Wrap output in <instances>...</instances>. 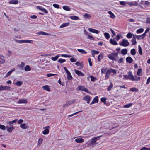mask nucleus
Listing matches in <instances>:
<instances>
[{
    "mask_svg": "<svg viewBox=\"0 0 150 150\" xmlns=\"http://www.w3.org/2000/svg\"><path fill=\"white\" fill-rule=\"evenodd\" d=\"M102 136V135H101L95 137L91 139L90 142L88 143V146L94 147L96 146V144H98V143H96L97 140L99 139V138Z\"/></svg>",
    "mask_w": 150,
    "mask_h": 150,
    "instance_id": "f257e3e1",
    "label": "nucleus"
},
{
    "mask_svg": "<svg viewBox=\"0 0 150 150\" xmlns=\"http://www.w3.org/2000/svg\"><path fill=\"white\" fill-rule=\"evenodd\" d=\"M118 52H113L109 54L108 57L110 59L113 60H116L117 57Z\"/></svg>",
    "mask_w": 150,
    "mask_h": 150,
    "instance_id": "f03ea898",
    "label": "nucleus"
},
{
    "mask_svg": "<svg viewBox=\"0 0 150 150\" xmlns=\"http://www.w3.org/2000/svg\"><path fill=\"white\" fill-rule=\"evenodd\" d=\"M123 76L125 79H129L133 81L135 80L134 76L132 75V72L130 71L128 72V75H124Z\"/></svg>",
    "mask_w": 150,
    "mask_h": 150,
    "instance_id": "7ed1b4c3",
    "label": "nucleus"
},
{
    "mask_svg": "<svg viewBox=\"0 0 150 150\" xmlns=\"http://www.w3.org/2000/svg\"><path fill=\"white\" fill-rule=\"evenodd\" d=\"M119 44L120 45L124 47L127 46L129 45V42L128 41L125 39H122V41L120 42Z\"/></svg>",
    "mask_w": 150,
    "mask_h": 150,
    "instance_id": "20e7f679",
    "label": "nucleus"
},
{
    "mask_svg": "<svg viewBox=\"0 0 150 150\" xmlns=\"http://www.w3.org/2000/svg\"><path fill=\"white\" fill-rule=\"evenodd\" d=\"M78 88L79 90H81L85 92H87L89 93H91V92L89 91V90L86 88H85L84 86H78Z\"/></svg>",
    "mask_w": 150,
    "mask_h": 150,
    "instance_id": "39448f33",
    "label": "nucleus"
},
{
    "mask_svg": "<svg viewBox=\"0 0 150 150\" xmlns=\"http://www.w3.org/2000/svg\"><path fill=\"white\" fill-rule=\"evenodd\" d=\"M50 128L49 126H47L44 128V129H45L42 131V133L44 135L47 134L49 133V130L48 128Z\"/></svg>",
    "mask_w": 150,
    "mask_h": 150,
    "instance_id": "423d86ee",
    "label": "nucleus"
},
{
    "mask_svg": "<svg viewBox=\"0 0 150 150\" xmlns=\"http://www.w3.org/2000/svg\"><path fill=\"white\" fill-rule=\"evenodd\" d=\"M83 99L87 101V103H89L91 99L90 96L88 95H86L83 97Z\"/></svg>",
    "mask_w": 150,
    "mask_h": 150,
    "instance_id": "0eeeda50",
    "label": "nucleus"
},
{
    "mask_svg": "<svg viewBox=\"0 0 150 150\" xmlns=\"http://www.w3.org/2000/svg\"><path fill=\"white\" fill-rule=\"evenodd\" d=\"M136 35H133L132 36V38L131 40L132 42V45H134L136 44L137 42L136 40Z\"/></svg>",
    "mask_w": 150,
    "mask_h": 150,
    "instance_id": "6e6552de",
    "label": "nucleus"
},
{
    "mask_svg": "<svg viewBox=\"0 0 150 150\" xmlns=\"http://www.w3.org/2000/svg\"><path fill=\"white\" fill-rule=\"evenodd\" d=\"M27 103V99H20L17 102L19 104L26 103Z\"/></svg>",
    "mask_w": 150,
    "mask_h": 150,
    "instance_id": "1a4fd4ad",
    "label": "nucleus"
},
{
    "mask_svg": "<svg viewBox=\"0 0 150 150\" xmlns=\"http://www.w3.org/2000/svg\"><path fill=\"white\" fill-rule=\"evenodd\" d=\"M74 71L75 73L79 76H84L85 75L83 73L79 70H77L76 69H74Z\"/></svg>",
    "mask_w": 150,
    "mask_h": 150,
    "instance_id": "9d476101",
    "label": "nucleus"
},
{
    "mask_svg": "<svg viewBox=\"0 0 150 150\" xmlns=\"http://www.w3.org/2000/svg\"><path fill=\"white\" fill-rule=\"evenodd\" d=\"M88 30L91 32L94 33L96 34H98L99 33V31L96 29H93L91 28H89L88 29Z\"/></svg>",
    "mask_w": 150,
    "mask_h": 150,
    "instance_id": "9b49d317",
    "label": "nucleus"
},
{
    "mask_svg": "<svg viewBox=\"0 0 150 150\" xmlns=\"http://www.w3.org/2000/svg\"><path fill=\"white\" fill-rule=\"evenodd\" d=\"M98 97L97 96H96L94 98L93 101L91 103L90 105H92L95 103H97L98 102Z\"/></svg>",
    "mask_w": 150,
    "mask_h": 150,
    "instance_id": "f8f14e48",
    "label": "nucleus"
},
{
    "mask_svg": "<svg viewBox=\"0 0 150 150\" xmlns=\"http://www.w3.org/2000/svg\"><path fill=\"white\" fill-rule=\"evenodd\" d=\"M15 70V69L14 68H13L11 69L10 71H8L6 74L5 76L6 77H8L10 76L12 73Z\"/></svg>",
    "mask_w": 150,
    "mask_h": 150,
    "instance_id": "ddd939ff",
    "label": "nucleus"
},
{
    "mask_svg": "<svg viewBox=\"0 0 150 150\" xmlns=\"http://www.w3.org/2000/svg\"><path fill=\"white\" fill-rule=\"evenodd\" d=\"M84 141L83 139L81 138H78L75 139V141L78 143H80L83 142Z\"/></svg>",
    "mask_w": 150,
    "mask_h": 150,
    "instance_id": "4468645a",
    "label": "nucleus"
},
{
    "mask_svg": "<svg viewBox=\"0 0 150 150\" xmlns=\"http://www.w3.org/2000/svg\"><path fill=\"white\" fill-rule=\"evenodd\" d=\"M111 73V71H110V69L107 70V71L106 72L105 75V79L108 78L109 77V76L110 75Z\"/></svg>",
    "mask_w": 150,
    "mask_h": 150,
    "instance_id": "2eb2a0df",
    "label": "nucleus"
},
{
    "mask_svg": "<svg viewBox=\"0 0 150 150\" xmlns=\"http://www.w3.org/2000/svg\"><path fill=\"white\" fill-rule=\"evenodd\" d=\"M38 35H50V34L45 32L43 31H40L37 33Z\"/></svg>",
    "mask_w": 150,
    "mask_h": 150,
    "instance_id": "dca6fc26",
    "label": "nucleus"
},
{
    "mask_svg": "<svg viewBox=\"0 0 150 150\" xmlns=\"http://www.w3.org/2000/svg\"><path fill=\"white\" fill-rule=\"evenodd\" d=\"M126 61L129 63H131L132 62L133 59L131 57L129 56L126 58Z\"/></svg>",
    "mask_w": 150,
    "mask_h": 150,
    "instance_id": "f3484780",
    "label": "nucleus"
},
{
    "mask_svg": "<svg viewBox=\"0 0 150 150\" xmlns=\"http://www.w3.org/2000/svg\"><path fill=\"white\" fill-rule=\"evenodd\" d=\"M20 126L21 128L23 129H27L29 128V127L28 126L26 125L25 123L21 124L20 125Z\"/></svg>",
    "mask_w": 150,
    "mask_h": 150,
    "instance_id": "a211bd4d",
    "label": "nucleus"
},
{
    "mask_svg": "<svg viewBox=\"0 0 150 150\" xmlns=\"http://www.w3.org/2000/svg\"><path fill=\"white\" fill-rule=\"evenodd\" d=\"M10 87L8 86H3L2 85V91L4 90H10Z\"/></svg>",
    "mask_w": 150,
    "mask_h": 150,
    "instance_id": "6ab92c4d",
    "label": "nucleus"
},
{
    "mask_svg": "<svg viewBox=\"0 0 150 150\" xmlns=\"http://www.w3.org/2000/svg\"><path fill=\"white\" fill-rule=\"evenodd\" d=\"M25 65V64L24 62H22L20 65H18V67L21 70L23 69V68Z\"/></svg>",
    "mask_w": 150,
    "mask_h": 150,
    "instance_id": "aec40b11",
    "label": "nucleus"
},
{
    "mask_svg": "<svg viewBox=\"0 0 150 150\" xmlns=\"http://www.w3.org/2000/svg\"><path fill=\"white\" fill-rule=\"evenodd\" d=\"M6 128L7 131L9 132H11L15 128L14 127H9L8 126H7Z\"/></svg>",
    "mask_w": 150,
    "mask_h": 150,
    "instance_id": "412c9836",
    "label": "nucleus"
},
{
    "mask_svg": "<svg viewBox=\"0 0 150 150\" xmlns=\"http://www.w3.org/2000/svg\"><path fill=\"white\" fill-rule=\"evenodd\" d=\"M110 43L113 45H117L118 44L117 42L113 39H111L110 40Z\"/></svg>",
    "mask_w": 150,
    "mask_h": 150,
    "instance_id": "4be33fe9",
    "label": "nucleus"
},
{
    "mask_svg": "<svg viewBox=\"0 0 150 150\" xmlns=\"http://www.w3.org/2000/svg\"><path fill=\"white\" fill-rule=\"evenodd\" d=\"M42 88L44 90H47L48 91H50V89L49 86L48 85H46L43 86Z\"/></svg>",
    "mask_w": 150,
    "mask_h": 150,
    "instance_id": "5701e85b",
    "label": "nucleus"
},
{
    "mask_svg": "<svg viewBox=\"0 0 150 150\" xmlns=\"http://www.w3.org/2000/svg\"><path fill=\"white\" fill-rule=\"evenodd\" d=\"M76 101V100L75 99H73L72 100L68 101L67 102L69 105L72 104L74 103Z\"/></svg>",
    "mask_w": 150,
    "mask_h": 150,
    "instance_id": "b1692460",
    "label": "nucleus"
},
{
    "mask_svg": "<svg viewBox=\"0 0 150 150\" xmlns=\"http://www.w3.org/2000/svg\"><path fill=\"white\" fill-rule=\"evenodd\" d=\"M24 70L26 71H31V68L29 65H26L24 68Z\"/></svg>",
    "mask_w": 150,
    "mask_h": 150,
    "instance_id": "393cba45",
    "label": "nucleus"
},
{
    "mask_svg": "<svg viewBox=\"0 0 150 150\" xmlns=\"http://www.w3.org/2000/svg\"><path fill=\"white\" fill-rule=\"evenodd\" d=\"M70 23L69 22L63 23L60 26V28H62L64 27L67 26L69 25Z\"/></svg>",
    "mask_w": 150,
    "mask_h": 150,
    "instance_id": "a878e982",
    "label": "nucleus"
},
{
    "mask_svg": "<svg viewBox=\"0 0 150 150\" xmlns=\"http://www.w3.org/2000/svg\"><path fill=\"white\" fill-rule=\"evenodd\" d=\"M10 4H16L18 3V1L17 0H11L9 2Z\"/></svg>",
    "mask_w": 150,
    "mask_h": 150,
    "instance_id": "bb28decb",
    "label": "nucleus"
},
{
    "mask_svg": "<svg viewBox=\"0 0 150 150\" xmlns=\"http://www.w3.org/2000/svg\"><path fill=\"white\" fill-rule=\"evenodd\" d=\"M127 50L126 49H122L121 51V53L123 55H125L127 54Z\"/></svg>",
    "mask_w": 150,
    "mask_h": 150,
    "instance_id": "cd10ccee",
    "label": "nucleus"
},
{
    "mask_svg": "<svg viewBox=\"0 0 150 150\" xmlns=\"http://www.w3.org/2000/svg\"><path fill=\"white\" fill-rule=\"evenodd\" d=\"M113 87V84L112 83L110 82V84L108 87L107 89L108 91H109L111 90Z\"/></svg>",
    "mask_w": 150,
    "mask_h": 150,
    "instance_id": "c85d7f7f",
    "label": "nucleus"
},
{
    "mask_svg": "<svg viewBox=\"0 0 150 150\" xmlns=\"http://www.w3.org/2000/svg\"><path fill=\"white\" fill-rule=\"evenodd\" d=\"M84 17L85 19H89L90 18H91V16L90 14L85 13L84 15Z\"/></svg>",
    "mask_w": 150,
    "mask_h": 150,
    "instance_id": "c756f323",
    "label": "nucleus"
},
{
    "mask_svg": "<svg viewBox=\"0 0 150 150\" xmlns=\"http://www.w3.org/2000/svg\"><path fill=\"white\" fill-rule=\"evenodd\" d=\"M77 50L82 54H86L87 53V52L83 49H78Z\"/></svg>",
    "mask_w": 150,
    "mask_h": 150,
    "instance_id": "7c9ffc66",
    "label": "nucleus"
},
{
    "mask_svg": "<svg viewBox=\"0 0 150 150\" xmlns=\"http://www.w3.org/2000/svg\"><path fill=\"white\" fill-rule=\"evenodd\" d=\"M108 13L110 14V17L112 18H115V17L114 14L111 11H108Z\"/></svg>",
    "mask_w": 150,
    "mask_h": 150,
    "instance_id": "2f4dec72",
    "label": "nucleus"
},
{
    "mask_svg": "<svg viewBox=\"0 0 150 150\" xmlns=\"http://www.w3.org/2000/svg\"><path fill=\"white\" fill-rule=\"evenodd\" d=\"M70 18L71 19L73 20H78L79 19V17L76 16H71Z\"/></svg>",
    "mask_w": 150,
    "mask_h": 150,
    "instance_id": "473e14b6",
    "label": "nucleus"
},
{
    "mask_svg": "<svg viewBox=\"0 0 150 150\" xmlns=\"http://www.w3.org/2000/svg\"><path fill=\"white\" fill-rule=\"evenodd\" d=\"M133 35L131 32H129L126 35V37L130 39L132 37Z\"/></svg>",
    "mask_w": 150,
    "mask_h": 150,
    "instance_id": "72a5a7b5",
    "label": "nucleus"
},
{
    "mask_svg": "<svg viewBox=\"0 0 150 150\" xmlns=\"http://www.w3.org/2000/svg\"><path fill=\"white\" fill-rule=\"evenodd\" d=\"M144 37L145 36L143 35V34L139 35H136V38L138 39H142L144 38Z\"/></svg>",
    "mask_w": 150,
    "mask_h": 150,
    "instance_id": "f704fd0d",
    "label": "nucleus"
},
{
    "mask_svg": "<svg viewBox=\"0 0 150 150\" xmlns=\"http://www.w3.org/2000/svg\"><path fill=\"white\" fill-rule=\"evenodd\" d=\"M67 74L68 79L69 80H71L72 79V77L71 75V74L70 72H69V73H67Z\"/></svg>",
    "mask_w": 150,
    "mask_h": 150,
    "instance_id": "c9c22d12",
    "label": "nucleus"
},
{
    "mask_svg": "<svg viewBox=\"0 0 150 150\" xmlns=\"http://www.w3.org/2000/svg\"><path fill=\"white\" fill-rule=\"evenodd\" d=\"M91 53H92V55H93L95 54H99V52L98 51H96L93 50L91 51Z\"/></svg>",
    "mask_w": 150,
    "mask_h": 150,
    "instance_id": "e433bc0d",
    "label": "nucleus"
},
{
    "mask_svg": "<svg viewBox=\"0 0 150 150\" xmlns=\"http://www.w3.org/2000/svg\"><path fill=\"white\" fill-rule=\"evenodd\" d=\"M18 120L17 119H15L11 121L7 122V124H13L14 123H16L17 122Z\"/></svg>",
    "mask_w": 150,
    "mask_h": 150,
    "instance_id": "4c0bfd02",
    "label": "nucleus"
},
{
    "mask_svg": "<svg viewBox=\"0 0 150 150\" xmlns=\"http://www.w3.org/2000/svg\"><path fill=\"white\" fill-rule=\"evenodd\" d=\"M63 8L64 10L67 11H70V8L68 6H64L63 7Z\"/></svg>",
    "mask_w": 150,
    "mask_h": 150,
    "instance_id": "58836bf2",
    "label": "nucleus"
},
{
    "mask_svg": "<svg viewBox=\"0 0 150 150\" xmlns=\"http://www.w3.org/2000/svg\"><path fill=\"white\" fill-rule=\"evenodd\" d=\"M103 57V54L101 53L98 56V60L99 61H100V60L102 59Z\"/></svg>",
    "mask_w": 150,
    "mask_h": 150,
    "instance_id": "ea45409f",
    "label": "nucleus"
},
{
    "mask_svg": "<svg viewBox=\"0 0 150 150\" xmlns=\"http://www.w3.org/2000/svg\"><path fill=\"white\" fill-rule=\"evenodd\" d=\"M23 83V82L21 81H18L17 82L15 83L14 84L15 85H16L17 86H21Z\"/></svg>",
    "mask_w": 150,
    "mask_h": 150,
    "instance_id": "a19ab883",
    "label": "nucleus"
},
{
    "mask_svg": "<svg viewBox=\"0 0 150 150\" xmlns=\"http://www.w3.org/2000/svg\"><path fill=\"white\" fill-rule=\"evenodd\" d=\"M130 91L132 92H137L138 91V90L135 87H133L130 89Z\"/></svg>",
    "mask_w": 150,
    "mask_h": 150,
    "instance_id": "79ce46f5",
    "label": "nucleus"
},
{
    "mask_svg": "<svg viewBox=\"0 0 150 150\" xmlns=\"http://www.w3.org/2000/svg\"><path fill=\"white\" fill-rule=\"evenodd\" d=\"M59 55H57L54 57H52L51 58V59L53 61H55L58 59V57H59Z\"/></svg>",
    "mask_w": 150,
    "mask_h": 150,
    "instance_id": "37998d69",
    "label": "nucleus"
},
{
    "mask_svg": "<svg viewBox=\"0 0 150 150\" xmlns=\"http://www.w3.org/2000/svg\"><path fill=\"white\" fill-rule=\"evenodd\" d=\"M104 35L107 39H108L110 38V35L108 33H104Z\"/></svg>",
    "mask_w": 150,
    "mask_h": 150,
    "instance_id": "c03bdc74",
    "label": "nucleus"
},
{
    "mask_svg": "<svg viewBox=\"0 0 150 150\" xmlns=\"http://www.w3.org/2000/svg\"><path fill=\"white\" fill-rule=\"evenodd\" d=\"M33 41L32 40H23V43H33Z\"/></svg>",
    "mask_w": 150,
    "mask_h": 150,
    "instance_id": "a18cd8bd",
    "label": "nucleus"
},
{
    "mask_svg": "<svg viewBox=\"0 0 150 150\" xmlns=\"http://www.w3.org/2000/svg\"><path fill=\"white\" fill-rule=\"evenodd\" d=\"M131 53L132 55H135L136 54V51L135 49H131Z\"/></svg>",
    "mask_w": 150,
    "mask_h": 150,
    "instance_id": "49530a36",
    "label": "nucleus"
},
{
    "mask_svg": "<svg viewBox=\"0 0 150 150\" xmlns=\"http://www.w3.org/2000/svg\"><path fill=\"white\" fill-rule=\"evenodd\" d=\"M107 68L106 67H104L102 68L101 69V73H105L107 71Z\"/></svg>",
    "mask_w": 150,
    "mask_h": 150,
    "instance_id": "de8ad7c7",
    "label": "nucleus"
},
{
    "mask_svg": "<svg viewBox=\"0 0 150 150\" xmlns=\"http://www.w3.org/2000/svg\"><path fill=\"white\" fill-rule=\"evenodd\" d=\"M138 49L139 52V54L141 55H142V50L141 47L139 45L138 46Z\"/></svg>",
    "mask_w": 150,
    "mask_h": 150,
    "instance_id": "09e8293b",
    "label": "nucleus"
},
{
    "mask_svg": "<svg viewBox=\"0 0 150 150\" xmlns=\"http://www.w3.org/2000/svg\"><path fill=\"white\" fill-rule=\"evenodd\" d=\"M66 60L65 59L60 58L59 59L58 62H59L60 64H62L64 62H65Z\"/></svg>",
    "mask_w": 150,
    "mask_h": 150,
    "instance_id": "8fccbe9b",
    "label": "nucleus"
},
{
    "mask_svg": "<svg viewBox=\"0 0 150 150\" xmlns=\"http://www.w3.org/2000/svg\"><path fill=\"white\" fill-rule=\"evenodd\" d=\"M132 103H130L128 104H127L124 106L123 108H129V107H131L132 106Z\"/></svg>",
    "mask_w": 150,
    "mask_h": 150,
    "instance_id": "3c124183",
    "label": "nucleus"
},
{
    "mask_svg": "<svg viewBox=\"0 0 150 150\" xmlns=\"http://www.w3.org/2000/svg\"><path fill=\"white\" fill-rule=\"evenodd\" d=\"M89 77L91 78V81H92L94 82L96 80H97V79L96 78L92 76H91Z\"/></svg>",
    "mask_w": 150,
    "mask_h": 150,
    "instance_id": "603ef678",
    "label": "nucleus"
},
{
    "mask_svg": "<svg viewBox=\"0 0 150 150\" xmlns=\"http://www.w3.org/2000/svg\"><path fill=\"white\" fill-rule=\"evenodd\" d=\"M144 31V29L143 28H140L137 30V33H139L142 32Z\"/></svg>",
    "mask_w": 150,
    "mask_h": 150,
    "instance_id": "864d4df0",
    "label": "nucleus"
},
{
    "mask_svg": "<svg viewBox=\"0 0 150 150\" xmlns=\"http://www.w3.org/2000/svg\"><path fill=\"white\" fill-rule=\"evenodd\" d=\"M6 127L0 124V129H1L4 130L6 129Z\"/></svg>",
    "mask_w": 150,
    "mask_h": 150,
    "instance_id": "5fc2aeb1",
    "label": "nucleus"
},
{
    "mask_svg": "<svg viewBox=\"0 0 150 150\" xmlns=\"http://www.w3.org/2000/svg\"><path fill=\"white\" fill-rule=\"evenodd\" d=\"M110 71H111V72H112L114 74H116L117 73V71L116 70L112 68H110Z\"/></svg>",
    "mask_w": 150,
    "mask_h": 150,
    "instance_id": "6e6d98bb",
    "label": "nucleus"
},
{
    "mask_svg": "<svg viewBox=\"0 0 150 150\" xmlns=\"http://www.w3.org/2000/svg\"><path fill=\"white\" fill-rule=\"evenodd\" d=\"M82 111H78V112H75V113H74L72 114H71V115H69L68 116V117H71L73 116L74 115H76L78 113H79L82 112Z\"/></svg>",
    "mask_w": 150,
    "mask_h": 150,
    "instance_id": "4d7b16f0",
    "label": "nucleus"
},
{
    "mask_svg": "<svg viewBox=\"0 0 150 150\" xmlns=\"http://www.w3.org/2000/svg\"><path fill=\"white\" fill-rule=\"evenodd\" d=\"M106 100V98L104 97L102 98L101 99V101L102 102H103L104 103H105Z\"/></svg>",
    "mask_w": 150,
    "mask_h": 150,
    "instance_id": "13d9d810",
    "label": "nucleus"
},
{
    "mask_svg": "<svg viewBox=\"0 0 150 150\" xmlns=\"http://www.w3.org/2000/svg\"><path fill=\"white\" fill-rule=\"evenodd\" d=\"M57 74H51V73H48L47 74V76L48 77H50L51 76H54V75H57Z\"/></svg>",
    "mask_w": 150,
    "mask_h": 150,
    "instance_id": "bf43d9fd",
    "label": "nucleus"
},
{
    "mask_svg": "<svg viewBox=\"0 0 150 150\" xmlns=\"http://www.w3.org/2000/svg\"><path fill=\"white\" fill-rule=\"evenodd\" d=\"M43 141V139L41 138H39L38 142V144H40V145L42 143V141Z\"/></svg>",
    "mask_w": 150,
    "mask_h": 150,
    "instance_id": "052dcab7",
    "label": "nucleus"
},
{
    "mask_svg": "<svg viewBox=\"0 0 150 150\" xmlns=\"http://www.w3.org/2000/svg\"><path fill=\"white\" fill-rule=\"evenodd\" d=\"M61 56L65 57H71V55L67 54H62Z\"/></svg>",
    "mask_w": 150,
    "mask_h": 150,
    "instance_id": "680f3d73",
    "label": "nucleus"
},
{
    "mask_svg": "<svg viewBox=\"0 0 150 150\" xmlns=\"http://www.w3.org/2000/svg\"><path fill=\"white\" fill-rule=\"evenodd\" d=\"M142 69H140V68L137 71V74L138 75H140V73L142 72Z\"/></svg>",
    "mask_w": 150,
    "mask_h": 150,
    "instance_id": "e2e57ef3",
    "label": "nucleus"
},
{
    "mask_svg": "<svg viewBox=\"0 0 150 150\" xmlns=\"http://www.w3.org/2000/svg\"><path fill=\"white\" fill-rule=\"evenodd\" d=\"M87 38L92 40H94V38L92 36L89 35H88Z\"/></svg>",
    "mask_w": 150,
    "mask_h": 150,
    "instance_id": "0e129e2a",
    "label": "nucleus"
},
{
    "mask_svg": "<svg viewBox=\"0 0 150 150\" xmlns=\"http://www.w3.org/2000/svg\"><path fill=\"white\" fill-rule=\"evenodd\" d=\"M5 62V60L3 59L0 57V62L1 64H4Z\"/></svg>",
    "mask_w": 150,
    "mask_h": 150,
    "instance_id": "69168bd1",
    "label": "nucleus"
},
{
    "mask_svg": "<svg viewBox=\"0 0 150 150\" xmlns=\"http://www.w3.org/2000/svg\"><path fill=\"white\" fill-rule=\"evenodd\" d=\"M88 61L89 63V65L91 66H92V62L91 61V58H88Z\"/></svg>",
    "mask_w": 150,
    "mask_h": 150,
    "instance_id": "338daca9",
    "label": "nucleus"
},
{
    "mask_svg": "<svg viewBox=\"0 0 150 150\" xmlns=\"http://www.w3.org/2000/svg\"><path fill=\"white\" fill-rule=\"evenodd\" d=\"M71 61L72 62H75L76 61V60L74 57H72L70 59Z\"/></svg>",
    "mask_w": 150,
    "mask_h": 150,
    "instance_id": "774afa93",
    "label": "nucleus"
}]
</instances>
